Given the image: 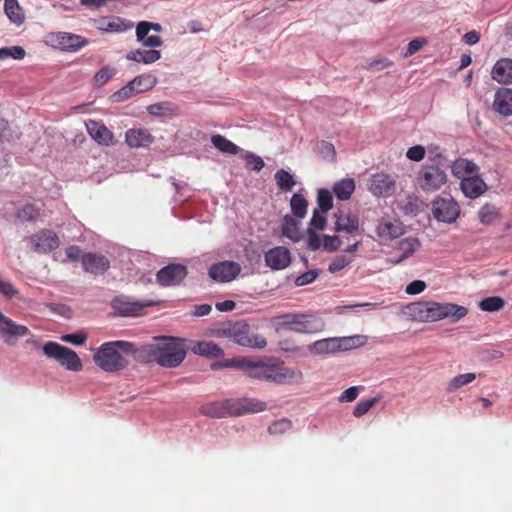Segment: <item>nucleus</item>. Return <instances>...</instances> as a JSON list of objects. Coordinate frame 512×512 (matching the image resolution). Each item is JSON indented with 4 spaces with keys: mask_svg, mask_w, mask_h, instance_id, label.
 Returning a JSON list of instances; mask_svg holds the SVG:
<instances>
[{
    "mask_svg": "<svg viewBox=\"0 0 512 512\" xmlns=\"http://www.w3.org/2000/svg\"><path fill=\"white\" fill-rule=\"evenodd\" d=\"M161 58V52L155 49L132 50L126 55V59L144 64H152Z\"/></svg>",
    "mask_w": 512,
    "mask_h": 512,
    "instance_id": "obj_32",
    "label": "nucleus"
},
{
    "mask_svg": "<svg viewBox=\"0 0 512 512\" xmlns=\"http://www.w3.org/2000/svg\"><path fill=\"white\" fill-rule=\"evenodd\" d=\"M138 346L129 341L117 340L103 343L93 355L98 367L108 373L124 370L132 357L137 361Z\"/></svg>",
    "mask_w": 512,
    "mask_h": 512,
    "instance_id": "obj_2",
    "label": "nucleus"
},
{
    "mask_svg": "<svg viewBox=\"0 0 512 512\" xmlns=\"http://www.w3.org/2000/svg\"><path fill=\"white\" fill-rule=\"evenodd\" d=\"M359 395V388L357 386H352L344 390L341 395L339 396L338 400L339 402H352L354 401Z\"/></svg>",
    "mask_w": 512,
    "mask_h": 512,
    "instance_id": "obj_61",
    "label": "nucleus"
},
{
    "mask_svg": "<svg viewBox=\"0 0 512 512\" xmlns=\"http://www.w3.org/2000/svg\"><path fill=\"white\" fill-rule=\"evenodd\" d=\"M126 143L132 148L148 147L154 137L147 129H130L125 134Z\"/></svg>",
    "mask_w": 512,
    "mask_h": 512,
    "instance_id": "obj_26",
    "label": "nucleus"
},
{
    "mask_svg": "<svg viewBox=\"0 0 512 512\" xmlns=\"http://www.w3.org/2000/svg\"><path fill=\"white\" fill-rule=\"evenodd\" d=\"M275 180L279 189L285 192L291 191L296 184L293 175L284 169L276 171Z\"/></svg>",
    "mask_w": 512,
    "mask_h": 512,
    "instance_id": "obj_41",
    "label": "nucleus"
},
{
    "mask_svg": "<svg viewBox=\"0 0 512 512\" xmlns=\"http://www.w3.org/2000/svg\"><path fill=\"white\" fill-rule=\"evenodd\" d=\"M468 309L454 303L436 301H418L407 306V314L412 320L423 323L449 319L455 323L464 318Z\"/></svg>",
    "mask_w": 512,
    "mask_h": 512,
    "instance_id": "obj_3",
    "label": "nucleus"
},
{
    "mask_svg": "<svg viewBox=\"0 0 512 512\" xmlns=\"http://www.w3.org/2000/svg\"><path fill=\"white\" fill-rule=\"evenodd\" d=\"M421 246V243L417 237L409 236L403 238L397 243V249L401 252L398 257H391L388 262L393 265H397L404 260L410 258Z\"/></svg>",
    "mask_w": 512,
    "mask_h": 512,
    "instance_id": "obj_22",
    "label": "nucleus"
},
{
    "mask_svg": "<svg viewBox=\"0 0 512 512\" xmlns=\"http://www.w3.org/2000/svg\"><path fill=\"white\" fill-rule=\"evenodd\" d=\"M491 76L498 83H512V59L502 58L498 60L491 71Z\"/></svg>",
    "mask_w": 512,
    "mask_h": 512,
    "instance_id": "obj_27",
    "label": "nucleus"
},
{
    "mask_svg": "<svg viewBox=\"0 0 512 512\" xmlns=\"http://www.w3.org/2000/svg\"><path fill=\"white\" fill-rule=\"evenodd\" d=\"M327 219L326 216L323 214H320L317 210H314L313 216L310 221V228L317 229V230H323L326 227Z\"/></svg>",
    "mask_w": 512,
    "mask_h": 512,
    "instance_id": "obj_58",
    "label": "nucleus"
},
{
    "mask_svg": "<svg viewBox=\"0 0 512 512\" xmlns=\"http://www.w3.org/2000/svg\"><path fill=\"white\" fill-rule=\"evenodd\" d=\"M265 263L272 270H282L291 262V252L288 248L277 246L268 250L264 255Z\"/></svg>",
    "mask_w": 512,
    "mask_h": 512,
    "instance_id": "obj_19",
    "label": "nucleus"
},
{
    "mask_svg": "<svg viewBox=\"0 0 512 512\" xmlns=\"http://www.w3.org/2000/svg\"><path fill=\"white\" fill-rule=\"evenodd\" d=\"M493 108L505 117L512 116V89H498L495 93Z\"/></svg>",
    "mask_w": 512,
    "mask_h": 512,
    "instance_id": "obj_25",
    "label": "nucleus"
},
{
    "mask_svg": "<svg viewBox=\"0 0 512 512\" xmlns=\"http://www.w3.org/2000/svg\"><path fill=\"white\" fill-rule=\"evenodd\" d=\"M460 188L466 197L476 199L487 190V185L479 174H476L463 178L460 182Z\"/></svg>",
    "mask_w": 512,
    "mask_h": 512,
    "instance_id": "obj_23",
    "label": "nucleus"
},
{
    "mask_svg": "<svg viewBox=\"0 0 512 512\" xmlns=\"http://www.w3.org/2000/svg\"><path fill=\"white\" fill-rule=\"evenodd\" d=\"M158 79L152 74H142L130 81L136 94L151 90L156 86Z\"/></svg>",
    "mask_w": 512,
    "mask_h": 512,
    "instance_id": "obj_33",
    "label": "nucleus"
},
{
    "mask_svg": "<svg viewBox=\"0 0 512 512\" xmlns=\"http://www.w3.org/2000/svg\"><path fill=\"white\" fill-rule=\"evenodd\" d=\"M333 192L337 199L348 200L355 190V182L351 178H344L333 185Z\"/></svg>",
    "mask_w": 512,
    "mask_h": 512,
    "instance_id": "obj_34",
    "label": "nucleus"
},
{
    "mask_svg": "<svg viewBox=\"0 0 512 512\" xmlns=\"http://www.w3.org/2000/svg\"><path fill=\"white\" fill-rule=\"evenodd\" d=\"M187 273L185 265L169 264L158 271L156 279L161 286H177L186 278Z\"/></svg>",
    "mask_w": 512,
    "mask_h": 512,
    "instance_id": "obj_12",
    "label": "nucleus"
},
{
    "mask_svg": "<svg viewBox=\"0 0 512 512\" xmlns=\"http://www.w3.org/2000/svg\"><path fill=\"white\" fill-rule=\"evenodd\" d=\"M56 45L68 52H76L89 44V40L78 34L69 32H58L53 35Z\"/></svg>",
    "mask_w": 512,
    "mask_h": 512,
    "instance_id": "obj_18",
    "label": "nucleus"
},
{
    "mask_svg": "<svg viewBox=\"0 0 512 512\" xmlns=\"http://www.w3.org/2000/svg\"><path fill=\"white\" fill-rule=\"evenodd\" d=\"M242 158L244 159L245 167L248 170L255 171V172H260L264 168V166H265V163H264L263 159L260 156L256 155L255 153H253V152L247 151L242 156Z\"/></svg>",
    "mask_w": 512,
    "mask_h": 512,
    "instance_id": "obj_46",
    "label": "nucleus"
},
{
    "mask_svg": "<svg viewBox=\"0 0 512 512\" xmlns=\"http://www.w3.org/2000/svg\"><path fill=\"white\" fill-rule=\"evenodd\" d=\"M82 267L87 273L103 275L110 268V260L103 254L88 252L82 255Z\"/></svg>",
    "mask_w": 512,
    "mask_h": 512,
    "instance_id": "obj_17",
    "label": "nucleus"
},
{
    "mask_svg": "<svg viewBox=\"0 0 512 512\" xmlns=\"http://www.w3.org/2000/svg\"><path fill=\"white\" fill-rule=\"evenodd\" d=\"M279 327L301 334H315L324 330V320L314 314L287 313L277 317Z\"/></svg>",
    "mask_w": 512,
    "mask_h": 512,
    "instance_id": "obj_5",
    "label": "nucleus"
},
{
    "mask_svg": "<svg viewBox=\"0 0 512 512\" xmlns=\"http://www.w3.org/2000/svg\"><path fill=\"white\" fill-rule=\"evenodd\" d=\"M153 300L129 301L124 297H116L112 301V307L121 316H138L146 307L155 306Z\"/></svg>",
    "mask_w": 512,
    "mask_h": 512,
    "instance_id": "obj_13",
    "label": "nucleus"
},
{
    "mask_svg": "<svg viewBox=\"0 0 512 512\" xmlns=\"http://www.w3.org/2000/svg\"><path fill=\"white\" fill-rule=\"evenodd\" d=\"M151 30V22L141 21L136 27V36L138 41H143Z\"/></svg>",
    "mask_w": 512,
    "mask_h": 512,
    "instance_id": "obj_63",
    "label": "nucleus"
},
{
    "mask_svg": "<svg viewBox=\"0 0 512 512\" xmlns=\"http://www.w3.org/2000/svg\"><path fill=\"white\" fill-rule=\"evenodd\" d=\"M25 56V50L20 46H12L7 48H0V59H7L9 57L13 59H23Z\"/></svg>",
    "mask_w": 512,
    "mask_h": 512,
    "instance_id": "obj_51",
    "label": "nucleus"
},
{
    "mask_svg": "<svg viewBox=\"0 0 512 512\" xmlns=\"http://www.w3.org/2000/svg\"><path fill=\"white\" fill-rule=\"evenodd\" d=\"M353 261V257L340 255L335 257L328 266V271L332 274L337 273L347 267Z\"/></svg>",
    "mask_w": 512,
    "mask_h": 512,
    "instance_id": "obj_49",
    "label": "nucleus"
},
{
    "mask_svg": "<svg viewBox=\"0 0 512 512\" xmlns=\"http://www.w3.org/2000/svg\"><path fill=\"white\" fill-rule=\"evenodd\" d=\"M293 427V424L291 420L287 418H282L279 420L274 421L269 427H268V433L273 436H280L285 434L286 432L290 431Z\"/></svg>",
    "mask_w": 512,
    "mask_h": 512,
    "instance_id": "obj_45",
    "label": "nucleus"
},
{
    "mask_svg": "<svg viewBox=\"0 0 512 512\" xmlns=\"http://www.w3.org/2000/svg\"><path fill=\"white\" fill-rule=\"evenodd\" d=\"M380 400V397H373L366 400H360L354 407L353 416L356 418L365 415L371 408H373Z\"/></svg>",
    "mask_w": 512,
    "mask_h": 512,
    "instance_id": "obj_47",
    "label": "nucleus"
},
{
    "mask_svg": "<svg viewBox=\"0 0 512 512\" xmlns=\"http://www.w3.org/2000/svg\"><path fill=\"white\" fill-rule=\"evenodd\" d=\"M0 294H2L3 296H5L8 299H12L14 297H18L20 292L10 282L0 279Z\"/></svg>",
    "mask_w": 512,
    "mask_h": 512,
    "instance_id": "obj_54",
    "label": "nucleus"
},
{
    "mask_svg": "<svg viewBox=\"0 0 512 512\" xmlns=\"http://www.w3.org/2000/svg\"><path fill=\"white\" fill-rule=\"evenodd\" d=\"M505 305V300L499 296L487 297L480 301L479 307L482 311L495 312L501 310Z\"/></svg>",
    "mask_w": 512,
    "mask_h": 512,
    "instance_id": "obj_43",
    "label": "nucleus"
},
{
    "mask_svg": "<svg viewBox=\"0 0 512 512\" xmlns=\"http://www.w3.org/2000/svg\"><path fill=\"white\" fill-rule=\"evenodd\" d=\"M266 403L256 398L233 399V413L235 417L250 413L262 412L266 409Z\"/></svg>",
    "mask_w": 512,
    "mask_h": 512,
    "instance_id": "obj_21",
    "label": "nucleus"
},
{
    "mask_svg": "<svg viewBox=\"0 0 512 512\" xmlns=\"http://www.w3.org/2000/svg\"><path fill=\"white\" fill-rule=\"evenodd\" d=\"M4 11L11 22L20 25L24 21L22 8L18 4V0H5Z\"/></svg>",
    "mask_w": 512,
    "mask_h": 512,
    "instance_id": "obj_36",
    "label": "nucleus"
},
{
    "mask_svg": "<svg viewBox=\"0 0 512 512\" xmlns=\"http://www.w3.org/2000/svg\"><path fill=\"white\" fill-rule=\"evenodd\" d=\"M41 215V208L35 204H25L16 214L22 221H36Z\"/></svg>",
    "mask_w": 512,
    "mask_h": 512,
    "instance_id": "obj_42",
    "label": "nucleus"
},
{
    "mask_svg": "<svg viewBox=\"0 0 512 512\" xmlns=\"http://www.w3.org/2000/svg\"><path fill=\"white\" fill-rule=\"evenodd\" d=\"M62 341L71 343L74 345H82L87 339V334L84 332H77L72 334H66L61 337Z\"/></svg>",
    "mask_w": 512,
    "mask_h": 512,
    "instance_id": "obj_57",
    "label": "nucleus"
},
{
    "mask_svg": "<svg viewBox=\"0 0 512 512\" xmlns=\"http://www.w3.org/2000/svg\"><path fill=\"white\" fill-rule=\"evenodd\" d=\"M199 412L211 418L235 417V413H233V398L205 403L200 406Z\"/></svg>",
    "mask_w": 512,
    "mask_h": 512,
    "instance_id": "obj_16",
    "label": "nucleus"
},
{
    "mask_svg": "<svg viewBox=\"0 0 512 512\" xmlns=\"http://www.w3.org/2000/svg\"><path fill=\"white\" fill-rule=\"evenodd\" d=\"M191 351L209 358H220L224 355L223 349L212 341H198L191 347Z\"/></svg>",
    "mask_w": 512,
    "mask_h": 512,
    "instance_id": "obj_29",
    "label": "nucleus"
},
{
    "mask_svg": "<svg viewBox=\"0 0 512 512\" xmlns=\"http://www.w3.org/2000/svg\"><path fill=\"white\" fill-rule=\"evenodd\" d=\"M211 142L215 148L225 154L236 155L240 151L236 144L220 134L213 135Z\"/></svg>",
    "mask_w": 512,
    "mask_h": 512,
    "instance_id": "obj_37",
    "label": "nucleus"
},
{
    "mask_svg": "<svg viewBox=\"0 0 512 512\" xmlns=\"http://www.w3.org/2000/svg\"><path fill=\"white\" fill-rule=\"evenodd\" d=\"M335 230L337 232H345L347 234H353L359 229V220L355 215H343L342 212L336 213L335 215Z\"/></svg>",
    "mask_w": 512,
    "mask_h": 512,
    "instance_id": "obj_31",
    "label": "nucleus"
},
{
    "mask_svg": "<svg viewBox=\"0 0 512 512\" xmlns=\"http://www.w3.org/2000/svg\"><path fill=\"white\" fill-rule=\"evenodd\" d=\"M224 333L240 346L263 349L267 345L266 338L262 335L251 333L249 325L243 321L229 326L224 330Z\"/></svg>",
    "mask_w": 512,
    "mask_h": 512,
    "instance_id": "obj_8",
    "label": "nucleus"
},
{
    "mask_svg": "<svg viewBox=\"0 0 512 512\" xmlns=\"http://www.w3.org/2000/svg\"><path fill=\"white\" fill-rule=\"evenodd\" d=\"M406 156L412 161H421L425 157V148L421 145H416L408 149Z\"/></svg>",
    "mask_w": 512,
    "mask_h": 512,
    "instance_id": "obj_59",
    "label": "nucleus"
},
{
    "mask_svg": "<svg viewBox=\"0 0 512 512\" xmlns=\"http://www.w3.org/2000/svg\"><path fill=\"white\" fill-rule=\"evenodd\" d=\"M86 128L88 134L98 144L110 146L115 143L113 133L104 124L94 120H89L86 123Z\"/></svg>",
    "mask_w": 512,
    "mask_h": 512,
    "instance_id": "obj_20",
    "label": "nucleus"
},
{
    "mask_svg": "<svg viewBox=\"0 0 512 512\" xmlns=\"http://www.w3.org/2000/svg\"><path fill=\"white\" fill-rule=\"evenodd\" d=\"M66 256L71 261L82 260V251L79 246L71 245L66 248Z\"/></svg>",
    "mask_w": 512,
    "mask_h": 512,
    "instance_id": "obj_64",
    "label": "nucleus"
},
{
    "mask_svg": "<svg viewBox=\"0 0 512 512\" xmlns=\"http://www.w3.org/2000/svg\"><path fill=\"white\" fill-rule=\"evenodd\" d=\"M308 349L314 355L336 353L339 352V341L337 337L317 340L310 344Z\"/></svg>",
    "mask_w": 512,
    "mask_h": 512,
    "instance_id": "obj_30",
    "label": "nucleus"
},
{
    "mask_svg": "<svg viewBox=\"0 0 512 512\" xmlns=\"http://www.w3.org/2000/svg\"><path fill=\"white\" fill-rule=\"evenodd\" d=\"M43 353L48 357L55 359L59 364L67 370L79 372L82 370L83 365L78 354L57 342L49 341L42 347Z\"/></svg>",
    "mask_w": 512,
    "mask_h": 512,
    "instance_id": "obj_7",
    "label": "nucleus"
},
{
    "mask_svg": "<svg viewBox=\"0 0 512 512\" xmlns=\"http://www.w3.org/2000/svg\"><path fill=\"white\" fill-rule=\"evenodd\" d=\"M222 367L240 368L246 372L250 378L265 380L275 383H284L292 378L293 372L275 364H267L261 360L256 361L247 357L227 359Z\"/></svg>",
    "mask_w": 512,
    "mask_h": 512,
    "instance_id": "obj_4",
    "label": "nucleus"
},
{
    "mask_svg": "<svg viewBox=\"0 0 512 512\" xmlns=\"http://www.w3.org/2000/svg\"><path fill=\"white\" fill-rule=\"evenodd\" d=\"M427 285L422 280H414L406 286L405 292L409 295H417L426 289Z\"/></svg>",
    "mask_w": 512,
    "mask_h": 512,
    "instance_id": "obj_60",
    "label": "nucleus"
},
{
    "mask_svg": "<svg viewBox=\"0 0 512 512\" xmlns=\"http://www.w3.org/2000/svg\"><path fill=\"white\" fill-rule=\"evenodd\" d=\"M396 190L395 179L385 173H376L372 175L369 183V191L377 197H389Z\"/></svg>",
    "mask_w": 512,
    "mask_h": 512,
    "instance_id": "obj_14",
    "label": "nucleus"
},
{
    "mask_svg": "<svg viewBox=\"0 0 512 512\" xmlns=\"http://www.w3.org/2000/svg\"><path fill=\"white\" fill-rule=\"evenodd\" d=\"M475 379H476L475 373L460 374L450 380V382L448 383V386H447V390L449 392H454V391L458 390L459 388L471 383Z\"/></svg>",
    "mask_w": 512,
    "mask_h": 512,
    "instance_id": "obj_44",
    "label": "nucleus"
},
{
    "mask_svg": "<svg viewBox=\"0 0 512 512\" xmlns=\"http://www.w3.org/2000/svg\"><path fill=\"white\" fill-rule=\"evenodd\" d=\"M29 334L30 330L27 326L17 324L0 311V336L4 338L5 343L14 345L19 338Z\"/></svg>",
    "mask_w": 512,
    "mask_h": 512,
    "instance_id": "obj_11",
    "label": "nucleus"
},
{
    "mask_svg": "<svg viewBox=\"0 0 512 512\" xmlns=\"http://www.w3.org/2000/svg\"><path fill=\"white\" fill-rule=\"evenodd\" d=\"M337 339L339 341V351H347L362 347L367 343V337L363 335L337 337Z\"/></svg>",
    "mask_w": 512,
    "mask_h": 512,
    "instance_id": "obj_39",
    "label": "nucleus"
},
{
    "mask_svg": "<svg viewBox=\"0 0 512 512\" xmlns=\"http://www.w3.org/2000/svg\"><path fill=\"white\" fill-rule=\"evenodd\" d=\"M405 233V227L401 221H379L376 234L382 240H393Z\"/></svg>",
    "mask_w": 512,
    "mask_h": 512,
    "instance_id": "obj_24",
    "label": "nucleus"
},
{
    "mask_svg": "<svg viewBox=\"0 0 512 512\" xmlns=\"http://www.w3.org/2000/svg\"><path fill=\"white\" fill-rule=\"evenodd\" d=\"M133 86L129 82L127 85L113 93L112 99L114 102H123L134 95H136V92L133 90Z\"/></svg>",
    "mask_w": 512,
    "mask_h": 512,
    "instance_id": "obj_52",
    "label": "nucleus"
},
{
    "mask_svg": "<svg viewBox=\"0 0 512 512\" xmlns=\"http://www.w3.org/2000/svg\"><path fill=\"white\" fill-rule=\"evenodd\" d=\"M241 271V266L234 261H222L209 268V276L217 282L225 283L234 280Z\"/></svg>",
    "mask_w": 512,
    "mask_h": 512,
    "instance_id": "obj_15",
    "label": "nucleus"
},
{
    "mask_svg": "<svg viewBox=\"0 0 512 512\" xmlns=\"http://www.w3.org/2000/svg\"><path fill=\"white\" fill-rule=\"evenodd\" d=\"M451 172L456 178L462 180L465 177L479 174V167L472 160L458 158L452 163Z\"/></svg>",
    "mask_w": 512,
    "mask_h": 512,
    "instance_id": "obj_28",
    "label": "nucleus"
},
{
    "mask_svg": "<svg viewBox=\"0 0 512 512\" xmlns=\"http://www.w3.org/2000/svg\"><path fill=\"white\" fill-rule=\"evenodd\" d=\"M306 233H307L308 248L312 251L318 250L323 243V242H321L320 236L312 228H308Z\"/></svg>",
    "mask_w": 512,
    "mask_h": 512,
    "instance_id": "obj_55",
    "label": "nucleus"
},
{
    "mask_svg": "<svg viewBox=\"0 0 512 512\" xmlns=\"http://www.w3.org/2000/svg\"><path fill=\"white\" fill-rule=\"evenodd\" d=\"M30 249L39 254H46L60 246L58 235L50 229H41L27 238Z\"/></svg>",
    "mask_w": 512,
    "mask_h": 512,
    "instance_id": "obj_9",
    "label": "nucleus"
},
{
    "mask_svg": "<svg viewBox=\"0 0 512 512\" xmlns=\"http://www.w3.org/2000/svg\"><path fill=\"white\" fill-rule=\"evenodd\" d=\"M186 352L173 338L163 337L157 342L138 346L137 362L157 363L166 368L179 366Z\"/></svg>",
    "mask_w": 512,
    "mask_h": 512,
    "instance_id": "obj_1",
    "label": "nucleus"
},
{
    "mask_svg": "<svg viewBox=\"0 0 512 512\" xmlns=\"http://www.w3.org/2000/svg\"><path fill=\"white\" fill-rule=\"evenodd\" d=\"M317 203L322 213L328 212L333 207V199L329 190L322 188L318 191Z\"/></svg>",
    "mask_w": 512,
    "mask_h": 512,
    "instance_id": "obj_48",
    "label": "nucleus"
},
{
    "mask_svg": "<svg viewBox=\"0 0 512 512\" xmlns=\"http://www.w3.org/2000/svg\"><path fill=\"white\" fill-rule=\"evenodd\" d=\"M115 74V70L109 66L102 67L94 76V84L98 87L105 85Z\"/></svg>",
    "mask_w": 512,
    "mask_h": 512,
    "instance_id": "obj_50",
    "label": "nucleus"
},
{
    "mask_svg": "<svg viewBox=\"0 0 512 512\" xmlns=\"http://www.w3.org/2000/svg\"><path fill=\"white\" fill-rule=\"evenodd\" d=\"M499 216V209L491 203L484 204L478 211V219L484 225L493 223Z\"/></svg>",
    "mask_w": 512,
    "mask_h": 512,
    "instance_id": "obj_38",
    "label": "nucleus"
},
{
    "mask_svg": "<svg viewBox=\"0 0 512 512\" xmlns=\"http://www.w3.org/2000/svg\"><path fill=\"white\" fill-rule=\"evenodd\" d=\"M444 158L437 155L431 162L422 166L417 182L425 192H434L442 188L448 180Z\"/></svg>",
    "mask_w": 512,
    "mask_h": 512,
    "instance_id": "obj_6",
    "label": "nucleus"
},
{
    "mask_svg": "<svg viewBox=\"0 0 512 512\" xmlns=\"http://www.w3.org/2000/svg\"><path fill=\"white\" fill-rule=\"evenodd\" d=\"M299 225V221L289 215H286L282 221V234L290 240L298 242L301 239Z\"/></svg>",
    "mask_w": 512,
    "mask_h": 512,
    "instance_id": "obj_35",
    "label": "nucleus"
},
{
    "mask_svg": "<svg viewBox=\"0 0 512 512\" xmlns=\"http://www.w3.org/2000/svg\"><path fill=\"white\" fill-rule=\"evenodd\" d=\"M342 244L341 239L337 235L329 236L324 235L322 246L326 251L334 252L337 251Z\"/></svg>",
    "mask_w": 512,
    "mask_h": 512,
    "instance_id": "obj_53",
    "label": "nucleus"
},
{
    "mask_svg": "<svg viewBox=\"0 0 512 512\" xmlns=\"http://www.w3.org/2000/svg\"><path fill=\"white\" fill-rule=\"evenodd\" d=\"M317 276L318 273L316 270H309L298 276L295 280V283L297 286H304L312 283L317 278Z\"/></svg>",
    "mask_w": 512,
    "mask_h": 512,
    "instance_id": "obj_62",
    "label": "nucleus"
},
{
    "mask_svg": "<svg viewBox=\"0 0 512 512\" xmlns=\"http://www.w3.org/2000/svg\"><path fill=\"white\" fill-rule=\"evenodd\" d=\"M290 206L295 217L302 219L306 216L308 202L302 194H293L290 200Z\"/></svg>",
    "mask_w": 512,
    "mask_h": 512,
    "instance_id": "obj_40",
    "label": "nucleus"
},
{
    "mask_svg": "<svg viewBox=\"0 0 512 512\" xmlns=\"http://www.w3.org/2000/svg\"><path fill=\"white\" fill-rule=\"evenodd\" d=\"M426 44H427V40L425 38H416V39L411 40L407 46L404 56L405 57L412 56Z\"/></svg>",
    "mask_w": 512,
    "mask_h": 512,
    "instance_id": "obj_56",
    "label": "nucleus"
},
{
    "mask_svg": "<svg viewBox=\"0 0 512 512\" xmlns=\"http://www.w3.org/2000/svg\"><path fill=\"white\" fill-rule=\"evenodd\" d=\"M460 213V207L453 198H438L433 202V215L441 222L453 223Z\"/></svg>",
    "mask_w": 512,
    "mask_h": 512,
    "instance_id": "obj_10",
    "label": "nucleus"
}]
</instances>
